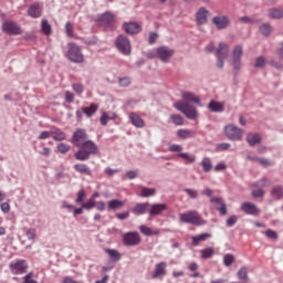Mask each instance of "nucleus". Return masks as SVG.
Segmentation results:
<instances>
[{"instance_id": "obj_1", "label": "nucleus", "mask_w": 283, "mask_h": 283, "mask_svg": "<svg viewBox=\"0 0 283 283\" xmlns=\"http://www.w3.org/2000/svg\"><path fill=\"white\" fill-rule=\"evenodd\" d=\"M77 147L80 149L74 154V158L81 163H85V160H90L91 156H96V154H98V146L91 139Z\"/></svg>"}, {"instance_id": "obj_2", "label": "nucleus", "mask_w": 283, "mask_h": 283, "mask_svg": "<svg viewBox=\"0 0 283 283\" xmlns=\"http://www.w3.org/2000/svg\"><path fill=\"white\" fill-rule=\"evenodd\" d=\"M175 107L178 109V112L186 115V118L189 120H196V118H198V109L196 106L187 102L179 101L175 104Z\"/></svg>"}, {"instance_id": "obj_3", "label": "nucleus", "mask_w": 283, "mask_h": 283, "mask_svg": "<svg viewBox=\"0 0 283 283\" xmlns=\"http://www.w3.org/2000/svg\"><path fill=\"white\" fill-rule=\"evenodd\" d=\"M214 56L217 59L216 66L222 70L224 67V60L229 56V44L227 42H220L218 49L214 51Z\"/></svg>"}, {"instance_id": "obj_4", "label": "nucleus", "mask_w": 283, "mask_h": 283, "mask_svg": "<svg viewBox=\"0 0 283 283\" xmlns=\"http://www.w3.org/2000/svg\"><path fill=\"white\" fill-rule=\"evenodd\" d=\"M179 220L185 224H195L196 227H200V224H202V218L196 210H189L188 212L180 213Z\"/></svg>"}, {"instance_id": "obj_5", "label": "nucleus", "mask_w": 283, "mask_h": 283, "mask_svg": "<svg viewBox=\"0 0 283 283\" xmlns=\"http://www.w3.org/2000/svg\"><path fill=\"white\" fill-rule=\"evenodd\" d=\"M244 50L242 49V45L238 44L234 46L232 51V72L234 76H238V72L242 70V54Z\"/></svg>"}, {"instance_id": "obj_6", "label": "nucleus", "mask_w": 283, "mask_h": 283, "mask_svg": "<svg viewBox=\"0 0 283 283\" xmlns=\"http://www.w3.org/2000/svg\"><path fill=\"white\" fill-rule=\"evenodd\" d=\"M115 46L124 56H129V54H132V42H129V38L123 34L116 38Z\"/></svg>"}, {"instance_id": "obj_7", "label": "nucleus", "mask_w": 283, "mask_h": 283, "mask_svg": "<svg viewBox=\"0 0 283 283\" xmlns=\"http://www.w3.org/2000/svg\"><path fill=\"white\" fill-rule=\"evenodd\" d=\"M69 51H67V59L72 61V63H83L84 57L83 53L81 52V46H78L74 42H70L67 44Z\"/></svg>"}, {"instance_id": "obj_8", "label": "nucleus", "mask_w": 283, "mask_h": 283, "mask_svg": "<svg viewBox=\"0 0 283 283\" xmlns=\"http://www.w3.org/2000/svg\"><path fill=\"white\" fill-rule=\"evenodd\" d=\"M122 241L124 247H138L143 242V239L137 231H130L123 234Z\"/></svg>"}, {"instance_id": "obj_9", "label": "nucleus", "mask_w": 283, "mask_h": 283, "mask_svg": "<svg viewBox=\"0 0 283 283\" xmlns=\"http://www.w3.org/2000/svg\"><path fill=\"white\" fill-rule=\"evenodd\" d=\"M28 261L23 259H18L9 264L12 275H23V273H28Z\"/></svg>"}, {"instance_id": "obj_10", "label": "nucleus", "mask_w": 283, "mask_h": 283, "mask_svg": "<svg viewBox=\"0 0 283 283\" xmlns=\"http://www.w3.org/2000/svg\"><path fill=\"white\" fill-rule=\"evenodd\" d=\"M224 134L229 140H240V138H242L243 132L242 128L233 124H229L224 127Z\"/></svg>"}, {"instance_id": "obj_11", "label": "nucleus", "mask_w": 283, "mask_h": 283, "mask_svg": "<svg viewBox=\"0 0 283 283\" xmlns=\"http://www.w3.org/2000/svg\"><path fill=\"white\" fill-rule=\"evenodd\" d=\"M90 136L87 135V132L83 128H77L73 136H72V143L75 145V147H80L85 142H87Z\"/></svg>"}, {"instance_id": "obj_12", "label": "nucleus", "mask_w": 283, "mask_h": 283, "mask_svg": "<svg viewBox=\"0 0 283 283\" xmlns=\"http://www.w3.org/2000/svg\"><path fill=\"white\" fill-rule=\"evenodd\" d=\"M2 30L3 32H6V34H9L10 36H17L21 34V27L14 21L3 22Z\"/></svg>"}, {"instance_id": "obj_13", "label": "nucleus", "mask_w": 283, "mask_h": 283, "mask_svg": "<svg viewBox=\"0 0 283 283\" xmlns=\"http://www.w3.org/2000/svg\"><path fill=\"white\" fill-rule=\"evenodd\" d=\"M212 23L217 30H227L231 25V19L229 15L219 14L212 18Z\"/></svg>"}, {"instance_id": "obj_14", "label": "nucleus", "mask_w": 283, "mask_h": 283, "mask_svg": "<svg viewBox=\"0 0 283 283\" xmlns=\"http://www.w3.org/2000/svg\"><path fill=\"white\" fill-rule=\"evenodd\" d=\"M116 21V15L109 11H106L98 18V23L104 28H112Z\"/></svg>"}, {"instance_id": "obj_15", "label": "nucleus", "mask_w": 283, "mask_h": 283, "mask_svg": "<svg viewBox=\"0 0 283 283\" xmlns=\"http://www.w3.org/2000/svg\"><path fill=\"white\" fill-rule=\"evenodd\" d=\"M241 211H243V213L247 216H260L261 213L260 208H258L255 203H251L249 201L241 205Z\"/></svg>"}, {"instance_id": "obj_16", "label": "nucleus", "mask_w": 283, "mask_h": 283, "mask_svg": "<svg viewBox=\"0 0 283 283\" xmlns=\"http://www.w3.org/2000/svg\"><path fill=\"white\" fill-rule=\"evenodd\" d=\"M28 14L31 19H39L43 14V3L35 2L31 4L28 9Z\"/></svg>"}, {"instance_id": "obj_17", "label": "nucleus", "mask_w": 283, "mask_h": 283, "mask_svg": "<svg viewBox=\"0 0 283 283\" xmlns=\"http://www.w3.org/2000/svg\"><path fill=\"white\" fill-rule=\"evenodd\" d=\"M171 56H174V50L168 46H159L157 49V59H160L163 63H167Z\"/></svg>"}, {"instance_id": "obj_18", "label": "nucleus", "mask_w": 283, "mask_h": 283, "mask_svg": "<svg viewBox=\"0 0 283 283\" xmlns=\"http://www.w3.org/2000/svg\"><path fill=\"white\" fill-rule=\"evenodd\" d=\"M165 275H167V262L161 261L155 265V271L151 279L158 280V277H165Z\"/></svg>"}, {"instance_id": "obj_19", "label": "nucleus", "mask_w": 283, "mask_h": 283, "mask_svg": "<svg viewBox=\"0 0 283 283\" xmlns=\"http://www.w3.org/2000/svg\"><path fill=\"white\" fill-rule=\"evenodd\" d=\"M149 207H151V203L149 202L136 203L130 211L134 213V216H145V213H149Z\"/></svg>"}, {"instance_id": "obj_20", "label": "nucleus", "mask_w": 283, "mask_h": 283, "mask_svg": "<svg viewBox=\"0 0 283 283\" xmlns=\"http://www.w3.org/2000/svg\"><path fill=\"white\" fill-rule=\"evenodd\" d=\"M212 205H216L217 211H219L220 216H227V203L220 197H213L210 199Z\"/></svg>"}, {"instance_id": "obj_21", "label": "nucleus", "mask_w": 283, "mask_h": 283, "mask_svg": "<svg viewBox=\"0 0 283 283\" xmlns=\"http://www.w3.org/2000/svg\"><path fill=\"white\" fill-rule=\"evenodd\" d=\"M123 30L126 34H138L140 32V24L137 22H124Z\"/></svg>"}, {"instance_id": "obj_22", "label": "nucleus", "mask_w": 283, "mask_h": 283, "mask_svg": "<svg viewBox=\"0 0 283 283\" xmlns=\"http://www.w3.org/2000/svg\"><path fill=\"white\" fill-rule=\"evenodd\" d=\"M207 14H209V10L205 7H201L196 13L197 25H205L207 21H209Z\"/></svg>"}, {"instance_id": "obj_23", "label": "nucleus", "mask_w": 283, "mask_h": 283, "mask_svg": "<svg viewBox=\"0 0 283 283\" xmlns=\"http://www.w3.org/2000/svg\"><path fill=\"white\" fill-rule=\"evenodd\" d=\"M128 118L134 127H137L138 129H143V127H145V120L135 112L129 113Z\"/></svg>"}, {"instance_id": "obj_24", "label": "nucleus", "mask_w": 283, "mask_h": 283, "mask_svg": "<svg viewBox=\"0 0 283 283\" xmlns=\"http://www.w3.org/2000/svg\"><path fill=\"white\" fill-rule=\"evenodd\" d=\"M150 209H148L149 216H160L163 211H167V203H154L149 206Z\"/></svg>"}, {"instance_id": "obj_25", "label": "nucleus", "mask_w": 283, "mask_h": 283, "mask_svg": "<svg viewBox=\"0 0 283 283\" xmlns=\"http://www.w3.org/2000/svg\"><path fill=\"white\" fill-rule=\"evenodd\" d=\"M208 109H210L214 114H221V112H224V103L212 99L208 104Z\"/></svg>"}, {"instance_id": "obj_26", "label": "nucleus", "mask_w": 283, "mask_h": 283, "mask_svg": "<svg viewBox=\"0 0 283 283\" xmlns=\"http://www.w3.org/2000/svg\"><path fill=\"white\" fill-rule=\"evenodd\" d=\"M181 96L184 98V103H195L196 105H200V97L196 96V94L191 92H184Z\"/></svg>"}, {"instance_id": "obj_27", "label": "nucleus", "mask_w": 283, "mask_h": 283, "mask_svg": "<svg viewBox=\"0 0 283 283\" xmlns=\"http://www.w3.org/2000/svg\"><path fill=\"white\" fill-rule=\"evenodd\" d=\"M247 143L250 145V147H255V145H260V143H262V137L260 134L249 133L247 135Z\"/></svg>"}, {"instance_id": "obj_28", "label": "nucleus", "mask_w": 283, "mask_h": 283, "mask_svg": "<svg viewBox=\"0 0 283 283\" xmlns=\"http://www.w3.org/2000/svg\"><path fill=\"white\" fill-rule=\"evenodd\" d=\"M209 238H211V233H209V232H205V233L191 237L192 247H198V244H200V242H205V241L209 240Z\"/></svg>"}, {"instance_id": "obj_29", "label": "nucleus", "mask_w": 283, "mask_h": 283, "mask_svg": "<svg viewBox=\"0 0 283 283\" xmlns=\"http://www.w3.org/2000/svg\"><path fill=\"white\" fill-rule=\"evenodd\" d=\"M51 136L53 140H56L57 143H61L62 140H65L67 138V135L61 128H53L51 130Z\"/></svg>"}, {"instance_id": "obj_30", "label": "nucleus", "mask_w": 283, "mask_h": 283, "mask_svg": "<svg viewBox=\"0 0 283 283\" xmlns=\"http://www.w3.org/2000/svg\"><path fill=\"white\" fill-rule=\"evenodd\" d=\"M73 169H75L77 174H83L84 176H92V169H90L86 164H75L73 166Z\"/></svg>"}, {"instance_id": "obj_31", "label": "nucleus", "mask_w": 283, "mask_h": 283, "mask_svg": "<svg viewBox=\"0 0 283 283\" xmlns=\"http://www.w3.org/2000/svg\"><path fill=\"white\" fill-rule=\"evenodd\" d=\"M178 138H181L182 140H187V138H195L196 130L191 129H179L177 130Z\"/></svg>"}, {"instance_id": "obj_32", "label": "nucleus", "mask_w": 283, "mask_h": 283, "mask_svg": "<svg viewBox=\"0 0 283 283\" xmlns=\"http://www.w3.org/2000/svg\"><path fill=\"white\" fill-rule=\"evenodd\" d=\"M271 196L275 200H282L283 199V186L282 185L273 186L271 189Z\"/></svg>"}, {"instance_id": "obj_33", "label": "nucleus", "mask_w": 283, "mask_h": 283, "mask_svg": "<svg viewBox=\"0 0 283 283\" xmlns=\"http://www.w3.org/2000/svg\"><path fill=\"white\" fill-rule=\"evenodd\" d=\"M82 112L87 118H92L96 112H98V106L97 104L92 103L88 107H82Z\"/></svg>"}, {"instance_id": "obj_34", "label": "nucleus", "mask_w": 283, "mask_h": 283, "mask_svg": "<svg viewBox=\"0 0 283 283\" xmlns=\"http://www.w3.org/2000/svg\"><path fill=\"white\" fill-rule=\"evenodd\" d=\"M269 18L280 20L283 19V9L282 8H271L269 9Z\"/></svg>"}, {"instance_id": "obj_35", "label": "nucleus", "mask_w": 283, "mask_h": 283, "mask_svg": "<svg viewBox=\"0 0 283 283\" xmlns=\"http://www.w3.org/2000/svg\"><path fill=\"white\" fill-rule=\"evenodd\" d=\"M142 198H151L156 196V188H147L145 186H140V193Z\"/></svg>"}, {"instance_id": "obj_36", "label": "nucleus", "mask_w": 283, "mask_h": 283, "mask_svg": "<svg viewBox=\"0 0 283 283\" xmlns=\"http://www.w3.org/2000/svg\"><path fill=\"white\" fill-rule=\"evenodd\" d=\"M105 253H107V255L109 256L112 262H118V261H120V258H123V254H120V252H118V250L106 249Z\"/></svg>"}, {"instance_id": "obj_37", "label": "nucleus", "mask_w": 283, "mask_h": 283, "mask_svg": "<svg viewBox=\"0 0 283 283\" xmlns=\"http://www.w3.org/2000/svg\"><path fill=\"white\" fill-rule=\"evenodd\" d=\"M122 207H125V202L120 201L118 199H113L108 201V209L111 211H117V209H122Z\"/></svg>"}, {"instance_id": "obj_38", "label": "nucleus", "mask_w": 283, "mask_h": 283, "mask_svg": "<svg viewBox=\"0 0 283 283\" xmlns=\"http://www.w3.org/2000/svg\"><path fill=\"white\" fill-rule=\"evenodd\" d=\"M238 280H240L243 283L249 282V271L247 270V266H242L238 273H237Z\"/></svg>"}, {"instance_id": "obj_39", "label": "nucleus", "mask_w": 283, "mask_h": 283, "mask_svg": "<svg viewBox=\"0 0 283 283\" xmlns=\"http://www.w3.org/2000/svg\"><path fill=\"white\" fill-rule=\"evenodd\" d=\"M261 34L263 36H271V32H273V27H271V23H263L259 28Z\"/></svg>"}, {"instance_id": "obj_40", "label": "nucleus", "mask_w": 283, "mask_h": 283, "mask_svg": "<svg viewBox=\"0 0 283 283\" xmlns=\"http://www.w3.org/2000/svg\"><path fill=\"white\" fill-rule=\"evenodd\" d=\"M178 158H182V160H186V165L192 163H196V155H189V153H179L177 154Z\"/></svg>"}, {"instance_id": "obj_41", "label": "nucleus", "mask_w": 283, "mask_h": 283, "mask_svg": "<svg viewBox=\"0 0 283 283\" xmlns=\"http://www.w3.org/2000/svg\"><path fill=\"white\" fill-rule=\"evenodd\" d=\"M200 254L203 260H210V258H213V255H216V250H213V248H206L203 250H200Z\"/></svg>"}, {"instance_id": "obj_42", "label": "nucleus", "mask_w": 283, "mask_h": 283, "mask_svg": "<svg viewBox=\"0 0 283 283\" xmlns=\"http://www.w3.org/2000/svg\"><path fill=\"white\" fill-rule=\"evenodd\" d=\"M201 167L206 174H209L213 169V164H211V158L205 157L201 161Z\"/></svg>"}, {"instance_id": "obj_43", "label": "nucleus", "mask_w": 283, "mask_h": 283, "mask_svg": "<svg viewBox=\"0 0 283 283\" xmlns=\"http://www.w3.org/2000/svg\"><path fill=\"white\" fill-rule=\"evenodd\" d=\"M271 181L268 178H261L260 180L252 184V187L255 189H264V187H269Z\"/></svg>"}, {"instance_id": "obj_44", "label": "nucleus", "mask_w": 283, "mask_h": 283, "mask_svg": "<svg viewBox=\"0 0 283 283\" xmlns=\"http://www.w3.org/2000/svg\"><path fill=\"white\" fill-rule=\"evenodd\" d=\"M41 32L45 34L46 36H50L52 34V25H50V22L48 20H42L41 22Z\"/></svg>"}, {"instance_id": "obj_45", "label": "nucleus", "mask_w": 283, "mask_h": 283, "mask_svg": "<svg viewBox=\"0 0 283 283\" xmlns=\"http://www.w3.org/2000/svg\"><path fill=\"white\" fill-rule=\"evenodd\" d=\"M139 231H140V233H143L144 235H147V237L158 235V231H154V230H151V228H149L145 224H142L139 227Z\"/></svg>"}, {"instance_id": "obj_46", "label": "nucleus", "mask_w": 283, "mask_h": 283, "mask_svg": "<svg viewBox=\"0 0 283 283\" xmlns=\"http://www.w3.org/2000/svg\"><path fill=\"white\" fill-rule=\"evenodd\" d=\"M170 119H171V122L174 123V125H177L178 127L185 125V119H184L182 116L179 115V114H172V115L170 116Z\"/></svg>"}, {"instance_id": "obj_47", "label": "nucleus", "mask_w": 283, "mask_h": 283, "mask_svg": "<svg viewBox=\"0 0 283 283\" xmlns=\"http://www.w3.org/2000/svg\"><path fill=\"white\" fill-rule=\"evenodd\" d=\"M114 118H116V114H113V116H109V114L104 112L99 118L101 125L105 127V125H107L109 120H114Z\"/></svg>"}, {"instance_id": "obj_48", "label": "nucleus", "mask_w": 283, "mask_h": 283, "mask_svg": "<svg viewBox=\"0 0 283 283\" xmlns=\"http://www.w3.org/2000/svg\"><path fill=\"white\" fill-rule=\"evenodd\" d=\"M263 234L265 235V238H268V240H277L280 238V235L277 234V232L275 230H271L268 229L263 232Z\"/></svg>"}, {"instance_id": "obj_49", "label": "nucleus", "mask_w": 283, "mask_h": 283, "mask_svg": "<svg viewBox=\"0 0 283 283\" xmlns=\"http://www.w3.org/2000/svg\"><path fill=\"white\" fill-rule=\"evenodd\" d=\"M65 32L69 39H74V24H72V22H66Z\"/></svg>"}, {"instance_id": "obj_50", "label": "nucleus", "mask_w": 283, "mask_h": 283, "mask_svg": "<svg viewBox=\"0 0 283 283\" xmlns=\"http://www.w3.org/2000/svg\"><path fill=\"white\" fill-rule=\"evenodd\" d=\"M96 207V200L94 198H90L87 202L82 203V209H86L90 211V209H94Z\"/></svg>"}, {"instance_id": "obj_51", "label": "nucleus", "mask_w": 283, "mask_h": 283, "mask_svg": "<svg viewBox=\"0 0 283 283\" xmlns=\"http://www.w3.org/2000/svg\"><path fill=\"white\" fill-rule=\"evenodd\" d=\"M235 262V256L233 254H226L223 256V264L224 266H231Z\"/></svg>"}, {"instance_id": "obj_52", "label": "nucleus", "mask_w": 283, "mask_h": 283, "mask_svg": "<svg viewBox=\"0 0 283 283\" xmlns=\"http://www.w3.org/2000/svg\"><path fill=\"white\" fill-rule=\"evenodd\" d=\"M185 193H187V196H189V198H191L192 200H196L198 198V190H193L191 188H186L184 189Z\"/></svg>"}, {"instance_id": "obj_53", "label": "nucleus", "mask_w": 283, "mask_h": 283, "mask_svg": "<svg viewBox=\"0 0 283 283\" xmlns=\"http://www.w3.org/2000/svg\"><path fill=\"white\" fill-rule=\"evenodd\" d=\"M168 151H170L171 154H180V151H182V146L178 144H172L168 147Z\"/></svg>"}, {"instance_id": "obj_54", "label": "nucleus", "mask_w": 283, "mask_h": 283, "mask_svg": "<svg viewBox=\"0 0 283 283\" xmlns=\"http://www.w3.org/2000/svg\"><path fill=\"white\" fill-rule=\"evenodd\" d=\"M238 222V216L235 214H232L230 216L227 221H226V224L227 227H235V223Z\"/></svg>"}, {"instance_id": "obj_55", "label": "nucleus", "mask_w": 283, "mask_h": 283, "mask_svg": "<svg viewBox=\"0 0 283 283\" xmlns=\"http://www.w3.org/2000/svg\"><path fill=\"white\" fill-rule=\"evenodd\" d=\"M85 190L84 189H81V190H78V192H77V197H76V199H75V202H77L78 205H81L82 202H84L85 201Z\"/></svg>"}, {"instance_id": "obj_56", "label": "nucleus", "mask_w": 283, "mask_h": 283, "mask_svg": "<svg viewBox=\"0 0 283 283\" xmlns=\"http://www.w3.org/2000/svg\"><path fill=\"white\" fill-rule=\"evenodd\" d=\"M57 151H60V154H67V151H70V145L64 144V143L59 144Z\"/></svg>"}, {"instance_id": "obj_57", "label": "nucleus", "mask_w": 283, "mask_h": 283, "mask_svg": "<svg viewBox=\"0 0 283 283\" xmlns=\"http://www.w3.org/2000/svg\"><path fill=\"white\" fill-rule=\"evenodd\" d=\"M72 87L76 92V94H83V92H85V88L83 87V84H81V83H74V84H72Z\"/></svg>"}, {"instance_id": "obj_58", "label": "nucleus", "mask_w": 283, "mask_h": 283, "mask_svg": "<svg viewBox=\"0 0 283 283\" xmlns=\"http://www.w3.org/2000/svg\"><path fill=\"white\" fill-rule=\"evenodd\" d=\"M266 64V61L264 60V56H259L256 57L255 60V63H254V67H264V65Z\"/></svg>"}, {"instance_id": "obj_59", "label": "nucleus", "mask_w": 283, "mask_h": 283, "mask_svg": "<svg viewBox=\"0 0 283 283\" xmlns=\"http://www.w3.org/2000/svg\"><path fill=\"white\" fill-rule=\"evenodd\" d=\"M119 85L120 87H129V85H132V80H129V77H120Z\"/></svg>"}, {"instance_id": "obj_60", "label": "nucleus", "mask_w": 283, "mask_h": 283, "mask_svg": "<svg viewBox=\"0 0 283 283\" xmlns=\"http://www.w3.org/2000/svg\"><path fill=\"white\" fill-rule=\"evenodd\" d=\"M252 197L253 198L264 197V190H262V188H258V189L252 190Z\"/></svg>"}, {"instance_id": "obj_61", "label": "nucleus", "mask_w": 283, "mask_h": 283, "mask_svg": "<svg viewBox=\"0 0 283 283\" xmlns=\"http://www.w3.org/2000/svg\"><path fill=\"white\" fill-rule=\"evenodd\" d=\"M64 97L66 103H74V93L65 91Z\"/></svg>"}, {"instance_id": "obj_62", "label": "nucleus", "mask_w": 283, "mask_h": 283, "mask_svg": "<svg viewBox=\"0 0 283 283\" xmlns=\"http://www.w3.org/2000/svg\"><path fill=\"white\" fill-rule=\"evenodd\" d=\"M126 178H128V180H134V179L138 178V171H136V170L126 171Z\"/></svg>"}, {"instance_id": "obj_63", "label": "nucleus", "mask_w": 283, "mask_h": 283, "mask_svg": "<svg viewBox=\"0 0 283 283\" xmlns=\"http://www.w3.org/2000/svg\"><path fill=\"white\" fill-rule=\"evenodd\" d=\"M231 147V144L228 143H221L217 145V151H227Z\"/></svg>"}, {"instance_id": "obj_64", "label": "nucleus", "mask_w": 283, "mask_h": 283, "mask_svg": "<svg viewBox=\"0 0 283 283\" xmlns=\"http://www.w3.org/2000/svg\"><path fill=\"white\" fill-rule=\"evenodd\" d=\"M27 238H28V240H34L36 238V230H34L32 228L29 229L27 231Z\"/></svg>"}]
</instances>
